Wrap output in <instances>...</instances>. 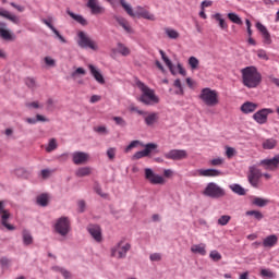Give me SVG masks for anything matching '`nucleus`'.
Masks as SVG:
<instances>
[{"label": "nucleus", "mask_w": 279, "mask_h": 279, "mask_svg": "<svg viewBox=\"0 0 279 279\" xmlns=\"http://www.w3.org/2000/svg\"><path fill=\"white\" fill-rule=\"evenodd\" d=\"M242 75V84L246 88H258L263 82V74L258 71L257 66L250 65L240 70Z\"/></svg>", "instance_id": "obj_1"}, {"label": "nucleus", "mask_w": 279, "mask_h": 279, "mask_svg": "<svg viewBox=\"0 0 279 279\" xmlns=\"http://www.w3.org/2000/svg\"><path fill=\"white\" fill-rule=\"evenodd\" d=\"M136 86L142 92V95L140 96V101L142 104H144L145 106H154V104L160 102V98L156 96V92L145 85V83L137 81Z\"/></svg>", "instance_id": "obj_2"}, {"label": "nucleus", "mask_w": 279, "mask_h": 279, "mask_svg": "<svg viewBox=\"0 0 279 279\" xmlns=\"http://www.w3.org/2000/svg\"><path fill=\"white\" fill-rule=\"evenodd\" d=\"M120 5L123 8L126 14H129V16H132L133 19L138 16L141 19H146V21H156V16L149 13V11L143 7H136L134 12L132 5L128 4L125 0H120Z\"/></svg>", "instance_id": "obj_3"}, {"label": "nucleus", "mask_w": 279, "mask_h": 279, "mask_svg": "<svg viewBox=\"0 0 279 279\" xmlns=\"http://www.w3.org/2000/svg\"><path fill=\"white\" fill-rule=\"evenodd\" d=\"M199 99L203 100L205 106L213 108L219 105V94L215 89L208 87L203 88L199 94Z\"/></svg>", "instance_id": "obj_4"}, {"label": "nucleus", "mask_w": 279, "mask_h": 279, "mask_svg": "<svg viewBox=\"0 0 279 279\" xmlns=\"http://www.w3.org/2000/svg\"><path fill=\"white\" fill-rule=\"evenodd\" d=\"M130 250H132V244L121 240L111 248V256L113 258H125Z\"/></svg>", "instance_id": "obj_5"}, {"label": "nucleus", "mask_w": 279, "mask_h": 279, "mask_svg": "<svg viewBox=\"0 0 279 279\" xmlns=\"http://www.w3.org/2000/svg\"><path fill=\"white\" fill-rule=\"evenodd\" d=\"M10 217H12V214H10V209L5 208V201H0V223L7 228V230L12 232L16 230V227L8 222Z\"/></svg>", "instance_id": "obj_6"}, {"label": "nucleus", "mask_w": 279, "mask_h": 279, "mask_svg": "<svg viewBox=\"0 0 279 279\" xmlns=\"http://www.w3.org/2000/svg\"><path fill=\"white\" fill-rule=\"evenodd\" d=\"M207 197H213L214 199H219V197L226 196V191L218 186L217 183L210 182L207 184L206 189L203 192Z\"/></svg>", "instance_id": "obj_7"}, {"label": "nucleus", "mask_w": 279, "mask_h": 279, "mask_svg": "<svg viewBox=\"0 0 279 279\" xmlns=\"http://www.w3.org/2000/svg\"><path fill=\"white\" fill-rule=\"evenodd\" d=\"M77 36H78L77 45L82 49H92L93 51H97V49H99V46H97V43H95V40H93L88 35H86V33L81 31L78 32Z\"/></svg>", "instance_id": "obj_8"}, {"label": "nucleus", "mask_w": 279, "mask_h": 279, "mask_svg": "<svg viewBox=\"0 0 279 279\" xmlns=\"http://www.w3.org/2000/svg\"><path fill=\"white\" fill-rule=\"evenodd\" d=\"M262 177L263 172L256 166H251L248 168L247 180L253 189H258V186L260 185Z\"/></svg>", "instance_id": "obj_9"}, {"label": "nucleus", "mask_w": 279, "mask_h": 279, "mask_svg": "<svg viewBox=\"0 0 279 279\" xmlns=\"http://www.w3.org/2000/svg\"><path fill=\"white\" fill-rule=\"evenodd\" d=\"M54 230L56 232H58V234H61V236H66L69 234V231L71 230V221H69V218H59L57 220V223L54 225Z\"/></svg>", "instance_id": "obj_10"}, {"label": "nucleus", "mask_w": 279, "mask_h": 279, "mask_svg": "<svg viewBox=\"0 0 279 279\" xmlns=\"http://www.w3.org/2000/svg\"><path fill=\"white\" fill-rule=\"evenodd\" d=\"M145 173V180H147V182H149V184H154V185H158V184H166L167 180H165V177L160 175V174H156V172H154V170H151L150 168H146L144 170Z\"/></svg>", "instance_id": "obj_11"}, {"label": "nucleus", "mask_w": 279, "mask_h": 279, "mask_svg": "<svg viewBox=\"0 0 279 279\" xmlns=\"http://www.w3.org/2000/svg\"><path fill=\"white\" fill-rule=\"evenodd\" d=\"M163 158L167 160H185V158H189V153L184 149H171L163 154Z\"/></svg>", "instance_id": "obj_12"}, {"label": "nucleus", "mask_w": 279, "mask_h": 279, "mask_svg": "<svg viewBox=\"0 0 279 279\" xmlns=\"http://www.w3.org/2000/svg\"><path fill=\"white\" fill-rule=\"evenodd\" d=\"M269 114H274V111L269 108H264L262 110L256 111L253 114V119L259 125H265V123H267V119H268Z\"/></svg>", "instance_id": "obj_13"}, {"label": "nucleus", "mask_w": 279, "mask_h": 279, "mask_svg": "<svg viewBox=\"0 0 279 279\" xmlns=\"http://www.w3.org/2000/svg\"><path fill=\"white\" fill-rule=\"evenodd\" d=\"M259 166L264 167L266 171H276L279 167V154L271 159H263Z\"/></svg>", "instance_id": "obj_14"}, {"label": "nucleus", "mask_w": 279, "mask_h": 279, "mask_svg": "<svg viewBox=\"0 0 279 279\" xmlns=\"http://www.w3.org/2000/svg\"><path fill=\"white\" fill-rule=\"evenodd\" d=\"M154 149H158V144H155V143L146 144L144 150H140L134 154L135 160H141V158H147V156H149V154H151Z\"/></svg>", "instance_id": "obj_15"}, {"label": "nucleus", "mask_w": 279, "mask_h": 279, "mask_svg": "<svg viewBox=\"0 0 279 279\" xmlns=\"http://www.w3.org/2000/svg\"><path fill=\"white\" fill-rule=\"evenodd\" d=\"M89 158H90V155L84 151H74L72 154V162L74 165H86Z\"/></svg>", "instance_id": "obj_16"}, {"label": "nucleus", "mask_w": 279, "mask_h": 279, "mask_svg": "<svg viewBox=\"0 0 279 279\" xmlns=\"http://www.w3.org/2000/svg\"><path fill=\"white\" fill-rule=\"evenodd\" d=\"M87 231L89 232L90 236L96 241V243H101L104 236L101 235V227L98 225H89L87 227Z\"/></svg>", "instance_id": "obj_17"}, {"label": "nucleus", "mask_w": 279, "mask_h": 279, "mask_svg": "<svg viewBox=\"0 0 279 279\" xmlns=\"http://www.w3.org/2000/svg\"><path fill=\"white\" fill-rule=\"evenodd\" d=\"M256 27L258 32H260L262 34L264 45H271V34H269L267 27L263 25L260 22L256 23Z\"/></svg>", "instance_id": "obj_18"}, {"label": "nucleus", "mask_w": 279, "mask_h": 279, "mask_svg": "<svg viewBox=\"0 0 279 279\" xmlns=\"http://www.w3.org/2000/svg\"><path fill=\"white\" fill-rule=\"evenodd\" d=\"M0 37L2 40H14V34L8 29V24L0 22Z\"/></svg>", "instance_id": "obj_19"}, {"label": "nucleus", "mask_w": 279, "mask_h": 279, "mask_svg": "<svg viewBox=\"0 0 279 279\" xmlns=\"http://www.w3.org/2000/svg\"><path fill=\"white\" fill-rule=\"evenodd\" d=\"M88 69H89L90 75H93L94 80H96L98 84H106V78H104V74H101L99 69H97L93 64H89Z\"/></svg>", "instance_id": "obj_20"}, {"label": "nucleus", "mask_w": 279, "mask_h": 279, "mask_svg": "<svg viewBox=\"0 0 279 279\" xmlns=\"http://www.w3.org/2000/svg\"><path fill=\"white\" fill-rule=\"evenodd\" d=\"M87 8H89L92 14H104L105 12L104 7L99 5L98 0H88Z\"/></svg>", "instance_id": "obj_21"}, {"label": "nucleus", "mask_w": 279, "mask_h": 279, "mask_svg": "<svg viewBox=\"0 0 279 279\" xmlns=\"http://www.w3.org/2000/svg\"><path fill=\"white\" fill-rule=\"evenodd\" d=\"M257 109H258V104L252 102V101L244 102L240 108L243 114H252V112H256Z\"/></svg>", "instance_id": "obj_22"}, {"label": "nucleus", "mask_w": 279, "mask_h": 279, "mask_svg": "<svg viewBox=\"0 0 279 279\" xmlns=\"http://www.w3.org/2000/svg\"><path fill=\"white\" fill-rule=\"evenodd\" d=\"M198 175L203 177V178H217L219 175H221V171L217 170V169H201L198 170Z\"/></svg>", "instance_id": "obj_23"}, {"label": "nucleus", "mask_w": 279, "mask_h": 279, "mask_svg": "<svg viewBox=\"0 0 279 279\" xmlns=\"http://www.w3.org/2000/svg\"><path fill=\"white\" fill-rule=\"evenodd\" d=\"M116 21L120 27L124 28V32H126V34H134V29H132V26L130 25V22H128V20L117 16Z\"/></svg>", "instance_id": "obj_24"}, {"label": "nucleus", "mask_w": 279, "mask_h": 279, "mask_svg": "<svg viewBox=\"0 0 279 279\" xmlns=\"http://www.w3.org/2000/svg\"><path fill=\"white\" fill-rule=\"evenodd\" d=\"M0 16H2L3 19H7L8 21H11V23H14L15 25H19V23H21V20L19 19V16L11 14L9 11L7 10H0Z\"/></svg>", "instance_id": "obj_25"}, {"label": "nucleus", "mask_w": 279, "mask_h": 279, "mask_svg": "<svg viewBox=\"0 0 279 279\" xmlns=\"http://www.w3.org/2000/svg\"><path fill=\"white\" fill-rule=\"evenodd\" d=\"M191 253L192 254H199L201 256H206V244H194L191 246Z\"/></svg>", "instance_id": "obj_26"}, {"label": "nucleus", "mask_w": 279, "mask_h": 279, "mask_svg": "<svg viewBox=\"0 0 279 279\" xmlns=\"http://www.w3.org/2000/svg\"><path fill=\"white\" fill-rule=\"evenodd\" d=\"M213 19H215V21H217L220 29L228 32V23L226 22V20L223 19V16L221 15V13H216L213 15Z\"/></svg>", "instance_id": "obj_27"}, {"label": "nucleus", "mask_w": 279, "mask_h": 279, "mask_svg": "<svg viewBox=\"0 0 279 279\" xmlns=\"http://www.w3.org/2000/svg\"><path fill=\"white\" fill-rule=\"evenodd\" d=\"M43 23H45V25H47V27H49V29L53 32V34L57 36V38H59L61 43L66 44V39L60 34L58 29H56L54 26L51 25V22L49 20H44Z\"/></svg>", "instance_id": "obj_28"}, {"label": "nucleus", "mask_w": 279, "mask_h": 279, "mask_svg": "<svg viewBox=\"0 0 279 279\" xmlns=\"http://www.w3.org/2000/svg\"><path fill=\"white\" fill-rule=\"evenodd\" d=\"M276 243H278V236H276V234L268 235L263 241L264 247H274V245H276Z\"/></svg>", "instance_id": "obj_29"}, {"label": "nucleus", "mask_w": 279, "mask_h": 279, "mask_svg": "<svg viewBox=\"0 0 279 279\" xmlns=\"http://www.w3.org/2000/svg\"><path fill=\"white\" fill-rule=\"evenodd\" d=\"M277 145H278V141L274 138L264 140L262 143L263 149H276Z\"/></svg>", "instance_id": "obj_30"}, {"label": "nucleus", "mask_w": 279, "mask_h": 279, "mask_svg": "<svg viewBox=\"0 0 279 279\" xmlns=\"http://www.w3.org/2000/svg\"><path fill=\"white\" fill-rule=\"evenodd\" d=\"M66 12H68L69 16H71V19L76 21V23H80V25H83V26L88 25V21H86V19H84V16L77 15V14L71 12L70 10H68Z\"/></svg>", "instance_id": "obj_31"}, {"label": "nucleus", "mask_w": 279, "mask_h": 279, "mask_svg": "<svg viewBox=\"0 0 279 279\" xmlns=\"http://www.w3.org/2000/svg\"><path fill=\"white\" fill-rule=\"evenodd\" d=\"M90 173H93L90 167H82L76 170L75 175L76 178H86V175H90Z\"/></svg>", "instance_id": "obj_32"}, {"label": "nucleus", "mask_w": 279, "mask_h": 279, "mask_svg": "<svg viewBox=\"0 0 279 279\" xmlns=\"http://www.w3.org/2000/svg\"><path fill=\"white\" fill-rule=\"evenodd\" d=\"M117 52L120 53V56L128 57L132 53V50L124 44L118 43Z\"/></svg>", "instance_id": "obj_33"}, {"label": "nucleus", "mask_w": 279, "mask_h": 279, "mask_svg": "<svg viewBox=\"0 0 279 279\" xmlns=\"http://www.w3.org/2000/svg\"><path fill=\"white\" fill-rule=\"evenodd\" d=\"M159 53L161 56V60H163L166 66H168L170 73H172V75L175 74V72H173V63L171 62L170 59H168L167 54L162 51V50H159Z\"/></svg>", "instance_id": "obj_34"}, {"label": "nucleus", "mask_w": 279, "mask_h": 279, "mask_svg": "<svg viewBox=\"0 0 279 279\" xmlns=\"http://www.w3.org/2000/svg\"><path fill=\"white\" fill-rule=\"evenodd\" d=\"M252 204L254 206H258L259 208H265L267 204H269V199L267 198H260V197H254L252 201Z\"/></svg>", "instance_id": "obj_35"}, {"label": "nucleus", "mask_w": 279, "mask_h": 279, "mask_svg": "<svg viewBox=\"0 0 279 279\" xmlns=\"http://www.w3.org/2000/svg\"><path fill=\"white\" fill-rule=\"evenodd\" d=\"M165 33L171 40H178V38H180V33L173 28L167 27L165 28Z\"/></svg>", "instance_id": "obj_36"}, {"label": "nucleus", "mask_w": 279, "mask_h": 279, "mask_svg": "<svg viewBox=\"0 0 279 279\" xmlns=\"http://www.w3.org/2000/svg\"><path fill=\"white\" fill-rule=\"evenodd\" d=\"M227 16H228L229 21H231V23H234L235 25H243V20H241L239 14L228 13Z\"/></svg>", "instance_id": "obj_37"}, {"label": "nucleus", "mask_w": 279, "mask_h": 279, "mask_svg": "<svg viewBox=\"0 0 279 279\" xmlns=\"http://www.w3.org/2000/svg\"><path fill=\"white\" fill-rule=\"evenodd\" d=\"M22 236L24 245H32V243H34V238H32V233H29V231L24 230Z\"/></svg>", "instance_id": "obj_38"}, {"label": "nucleus", "mask_w": 279, "mask_h": 279, "mask_svg": "<svg viewBox=\"0 0 279 279\" xmlns=\"http://www.w3.org/2000/svg\"><path fill=\"white\" fill-rule=\"evenodd\" d=\"M37 204L38 206H48L49 205V195L47 194H40L39 196H37Z\"/></svg>", "instance_id": "obj_39"}, {"label": "nucleus", "mask_w": 279, "mask_h": 279, "mask_svg": "<svg viewBox=\"0 0 279 279\" xmlns=\"http://www.w3.org/2000/svg\"><path fill=\"white\" fill-rule=\"evenodd\" d=\"M156 121H158V113H149L146 118H145V123L148 126L154 125V123H156Z\"/></svg>", "instance_id": "obj_40"}, {"label": "nucleus", "mask_w": 279, "mask_h": 279, "mask_svg": "<svg viewBox=\"0 0 279 279\" xmlns=\"http://www.w3.org/2000/svg\"><path fill=\"white\" fill-rule=\"evenodd\" d=\"M246 217H254V219H256L257 221H260L263 219V213L258 211V210H248L245 213Z\"/></svg>", "instance_id": "obj_41"}, {"label": "nucleus", "mask_w": 279, "mask_h": 279, "mask_svg": "<svg viewBox=\"0 0 279 279\" xmlns=\"http://www.w3.org/2000/svg\"><path fill=\"white\" fill-rule=\"evenodd\" d=\"M229 189H231V191L236 195H245V189L239 184H231Z\"/></svg>", "instance_id": "obj_42"}, {"label": "nucleus", "mask_w": 279, "mask_h": 279, "mask_svg": "<svg viewBox=\"0 0 279 279\" xmlns=\"http://www.w3.org/2000/svg\"><path fill=\"white\" fill-rule=\"evenodd\" d=\"M189 64H190L192 71H197V69H199V59L196 57H190Z\"/></svg>", "instance_id": "obj_43"}, {"label": "nucleus", "mask_w": 279, "mask_h": 279, "mask_svg": "<svg viewBox=\"0 0 279 279\" xmlns=\"http://www.w3.org/2000/svg\"><path fill=\"white\" fill-rule=\"evenodd\" d=\"M52 269H53V271H59L63 276V278H65V279L71 278V272L69 270L64 269V268H60L58 266H54V267H52Z\"/></svg>", "instance_id": "obj_44"}, {"label": "nucleus", "mask_w": 279, "mask_h": 279, "mask_svg": "<svg viewBox=\"0 0 279 279\" xmlns=\"http://www.w3.org/2000/svg\"><path fill=\"white\" fill-rule=\"evenodd\" d=\"M56 149H58V142L56 141V138H51L49 141L48 146L46 147V151H48V154H49Z\"/></svg>", "instance_id": "obj_45"}, {"label": "nucleus", "mask_w": 279, "mask_h": 279, "mask_svg": "<svg viewBox=\"0 0 279 279\" xmlns=\"http://www.w3.org/2000/svg\"><path fill=\"white\" fill-rule=\"evenodd\" d=\"M209 258H211V260H214V263H219V260H221L222 256L219 254L218 251H211L209 253Z\"/></svg>", "instance_id": "obj_46"}, {"label": "nucleus", "mask_w": 279, "mask_h": 279, "mask_svg": "<svg viewBox=\"0 0 279 279\" xmlns=\"http://www.w3.org/2000/svg\"><path fill=\"white\" fill-rule=\"evenodd\" d=\"M26 108H28L29 110H38V108H43V105H40V102L38 101H33V102H26L25 104Z\"/></svg>", "instance_id": "obj_47"}, {"label": "nucleus", "mask_w": 279, "mask_h": 279, "mask_svg": "<svg viewBox=\"0 0 279 279\" xmlns=\"http://www.w3.org/2000/svg\"><path fill=\"white\" fill-rule=\"evenodd\" d=\"M230 219L231 217L228 215H223L218 219V223L219 226H228V223H230Z\"/></svg>", "instance_id": "obj_48"}, {"label": "nucleus", "mask_w": 279, "mask_h": 279, "mask_svg": "<svg viewBox=\"0 0 279 279\" xmlns=\"http://www.w3.org/2000/svg\"><path fill=\"white\" fill-rule=\"evenodd\" d=\"M149 259L151 260V263H160V260H162V254L153 253L149 255Z\"/></svg>", "instance_id": "obj_49"}, {"label": "nucleus", "mask_w": 279, "mask_h": 279, "mask_svg": "<svg viewBox=\"0 0 279 279\" xmlns=\"http://www.w3.org/2000/svg\"><path fill=\"white\" fill-rule=\"evenodd\" d=\"M113 121L117 125H120V128H125V125H128V122L122 117H113Z\"/></svg>", "instance_id": "obj_50"}, {"label": "nucleus", "mask_w": 279, "mask_h": 279, "mask_svg": "<svg viewBox=\"0 0 279 279\" xmlns=\"http://www.w3.org/2000/svg\"><path fill=\"white\" fill-rule=\"evenodd\" d=\"M226 156L227 158H234V156H236V149L230 147V146H227L226 147Z\"/></svg>", "instance_id": "obj_51"}, {"label": "nucleus", "mask_w": 279, "mask_h": 279, "mask_svg": "<svg viewBox=\"0 0 279 279\" xmlns=\"http://www.w3.org/2000/svg\"><path fill=\"white\" fill-rule=\"evenodd\" d=\"M174 86L175 88H179V90H177V95H184V89L182 88V82L180 81V78H177L174 81Z\"/></svg>", "instance_id": "obj_52"}, {"label": "nucleus", "mask_w": 279, "mask_h": 279, "mask_svg": "<svg viewBox=\"0 0 279 279\" xmlns=\"http://www.w3.org/2000/svg\"><path fill=\"white\" fill-rule=\"evenodd\" d=\"M77 75H86V70L84 68H77L74 72H72L71 77L75 78Z\"/></svg>", "instance_id": "obj_53"}, {"label": "nucleus", "mask_w": 279, "mask_h": 279, "mask_svg": "<svg viewBox=\"0 0 279 279\" xmlns=\"http://www.w3.org/2000/svg\"><path fill=\"white\" fill-rule=\"evenodd\" d=\"M25 84L28 88H31L32 90H34V88H36V80L28 77L25 80Z\"/></svg>", "instance_id": "obj_54"}, {"label": "nucleus", "mask_w": 279, "mask_h": 279, "mask_svg": "<svg viewBox=\"0 0 279 279\" xmlns=\"http://www.w3.org/2000/svg\"><path fill=\"white\" fill-rule=\"evenodd\" d=\"M257 57L260 60H269V56L267 54V51H265L264 49L257 50Z\"/></svg>", "instance_id": "obj_55"}, {"label": "nucleus", "mask_w": 279, "mask_h": 279, "mask_svg": "<svg viewBox=\"0 0 279 279\" xmlns=\"http://www.w3.org/2000/svg\"><path fill=\"white\" fill-rule=\"evenodd\" d=\"M260 276L263 278H274V274L269 269H262L260 270Z\"/></svg>", "instance_id": "obj_56"}, {"label": "nucleus", "mask_w": 279, "mask_h": 279, "mask_svg": "<svg viewBox=\"0 0 279 279\" xmlns=\"http://www.w3.org/2000/svg\"><path fill=\"white\" fill-rule=\"evenodd\" d=\"M107 156L109 160H114V157L117 156V148H109L107 150Z\"/></svg>", "instance_id": "obj_57"}, {"label": "nucleus", "mask_w": 279, "mask_h": 279, "mask_svg": "<svg viewBox=\"0 0 279 279\" xmlns=\"http://www.w3.org/2000/svg\"><path fill=\"white\" fill-rule=\"evenodd\" d=\"M211 167H221L223 165V158H216L210 161Z\"/></svg>", "instance_id": "obj_58"}, {"label": "nucleus", "mask_w": 279, "mask_h": 279, "mask_svg": "<svg viewBox=\"0 0 279 279\" xmlns=\"http://www.w3.org/2000/svg\"><path fill=\"white\" fill-rule=\"evenodd\" d=\"M130 110H131V112H136L137 114H141V116L147 114V112L140 110L138 107H136L134 105L130 106Z\"/></svg>", "instance_id": "obj_59"}, {"label": "nucleus", "mask_w": 279, "mask_h": 279, "mask_svg": "<svg viewBox=\"0 0 279 279\" xmlns=\"http://www.w3.org/2000/svg\"><path fill=\"white\" fill-rule=\"evenodd\" d=\"M136 145H138V141H133L129 144V146H126L125 148V154L132 151V149H134V147H136Z\"/></svg>", "instance_id": "obj_60"}, {"label": "nucleus", "mask_w": 279, "mask_h": 279, "mask_svg": "<svg viewBox=\"0 0 279 279\" xmlns=\"http://www.w3.org/2000/svg\"><path fill=\"white\" fill-rule=\"evenodd\" d=\"M94 130L98 134H108V129L106 126H96Z\"/></svg>", "instance_id": "obj_61"}, {"label": "nucleus", "mask_w": 279, "mask_h": 279, "mask_svg": "<svg viewBox=\"0 0 279 279\" xmlns=\"http://www.w3.org/2000/svg\"><path fill=\"white\" fill-rule=\"evenodd\" d=\"M95 191H96V193H97V195H100V197H108V194H106V193H104L102 191H101V186H99V185H95Z\"/></svg>", "instance_id": "obj_62"}, {"label": "nucleus", "mask_w": 279, "mask_h": 279, "mask_svg": "<svg viewBox=\"0 0 279 279\" xmlns=\"http://www.w3.org/2000/svg\"><path fill=\"white\" fill-rule=\"evenodd\" d=\"M45 62L47 66H56V60H53L51 57H46Z\"/></svg>", "instance_id": "obj_63"}, {"label": "nucleus", "mask_w": 279, "mask_h": 279, "mask_svg": "<svg viewBox=\"0 0 279 279\" xmlns=\"http://www.w3.org/2000/svg\"><path fill=\"white\" fill-rule=\"evenodd\" d=\"M269 78V82H271V84H275V86H277V88H279V78L274 76V75H270L268 76Z\"/></svg>", "instance_id": "obj_64"}]
</instances>
